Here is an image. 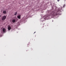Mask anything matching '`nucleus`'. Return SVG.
Wrapping results in <instances>:
<instances>
[{"instance_id": "f257e3e1", "label": "nucleus", "mask_w": 66, "mask_h": 66, "mask_svg": "<svg viewBox=\"0 0 66 66\" xmlns=\"http://www.w3.org/2000/svg\"><path fill=\"white\" fill-rule=\"evenodd\" d=\"M57 12L56 11H53L52 13V16H54L55 15H57Z\"/></svg>"}, {"instance_id": "f03ea898", "label": "nucleus", "mask_w": 66, "mask_h": 66, "mask_svg": "<svg viewBox=\"0 0 66 66\" xmlns=\"http://www.w3.org/2000/svg\"><path fill=\"white\" fill-rule=\"evenodd\" d=\"M6 17L5 16H3L2 18V20H5L6 19Z\"/></svg>"}, {"instance_id": "7ed1b4c3", "label": "nucleus", "mask_w": 66, "mask_h": 66, "mask_svg": "<svg viewBox=\"0 0 66 66\" xmlns=\"http://www.w3.org/2000/svg\"><path fill=\"white\" fill-rule=\"evenodd\" d=\"M8 30H10L11 29V27L9 25L8 26Z\"/></svg>"}, {"instance_id": "20e7f679", "label": "nucleus", "mask_w": 66, "mask_h": 66, "mask_svg": "<svg viewBox=\"0 0 66 66\" xmlns=\"http://www.w3.org/2000/svg\"><path fill=\"white\" fill-rule=\"evenodd\" d=\"M12 21L13 23H14L16 22V20L15 19H13L12 20Z\"/></svg>"}, {"instance_id": "39448f33", "label": "nucleus", "mask_w": 66, "mask_h": 66, "mask_svg": "<svg viewBox=\"0 0 66 66\" xmlns=\"http://www.w3.org/2000/svg\"><path fill=\"white\" fill-rule=\"evenodd\" d=\"M3 31L4 32H5V28H3Z\"/></svg>"}, {"instance_id": "423d86ee", "label": "nucleus", "mask_w": 66, "mask_h": 66, "mask_svg": "<svg viewBox=\"0 0 66 66\" xmlns=\"http://www.w3.org/2000/svg\"><path fill=\"white\" fill-rule=\"evenodd\" d=\"M17 18L19 19H20V15H19L18 16H17Z\"/></svg>"}, {"instance_id": "0eeeda50", "label": "nucleus", "mask_w": 66, "mask_h": 66, "mask_svg": "<svg viewBox=\"0 0 66 66\" xmlns=\"http://www.w3.org/2000/svg\"><path fill=\"white\" fill-rule=\"evenodd\" d=\"M6 11H4L3 12V14H6Z\"/></svg>"}, {"instance_id": "6e6552de", "label": "nucleus", "mask_w": 66, "mask_h": 66, "mask_svg": "<svg viewBox=\"0 0 66 66\" xmlns=\"http://www.w3.org/2000/svg\"><path fill=\"white\" fill-rule=\"evenodd\" d=\"M17 14V12H15L14 14V15H16Z\"/></svg>"}, {"instance_id": "1a4fd4ad", "label": "nucleus", "mask_w": 66, "mask_h": 66, "mask_svg": "<svg viewBox=\"0 0 66 66\" xmlns=\"http://www.w3.org/2000/svg\"><path fill=\"white\" fill-rule=\"evenodd\" d=\"M65 5H64L63 7H65Z\"/></svg>"}, {"instance_id": "9d476101", "label": "nucleus", "mask_w": 66, "mask_h": 66, "mask_svg": "<svg viewBox=\"0 0 66 66\" xmlns=\"http://www.w3.org/2000/svg\"><path fill=\"white\" fill-rule=\"evenodd\" d=\"M57 0L58 2H59L60 1V0Z\"/></svg>"}, {"instance_id": "9b49d317", "label": "nucleus", "mask_w": 66, "mask_h": 66, "mask_svg": "<svg viewBox=\"0 0 66 66\" xmlns=\"http://www.w3.org/2000/svg\"><path fill=\"white\" fill-rule=\"evenodd\" d=\"M1 15H0V17H1Z\"/></svg>"}, {"instance_id": "f8f14e48", "label": "nucleus", "mask_w": 66, "mask_h": 66, "mask_svg": "<svg viewBox=\"0 0 66 66\" xmlns=\"http://www.w3.org/2000/svg\"><path fill=\"white\" fill-rule=\"evenodd\" d=\"M36 32H35L34 33H34H35Z\"/></svg>"}, {"instance_id": "ddd939ff", "label": "nucleus", "mask_w": 66, "mask_h": 66, "mask_svg": "<svg viewBox=\"0 0 66 66\" xmlns=\"http://www.w3.org/2000/svg\"><path fill=\"white\" fill-rule=\"evenodd\" d=\"M65 1H66V0H65Z\"/></svg>"}, {"instance_id": "4468645a", "label": "nucleus", "mask_w": 66, "mask_h": 66, "mask_svg": "<svg viewBox=\"0 0 66 66\" xmlns=\"http://www.w3.org/2000/svg\"><path fill=\"white\" fill-rule=\"evenodd\" d=\"M17 20H18V19H17Z\"/></svg>"}]
</instances>
